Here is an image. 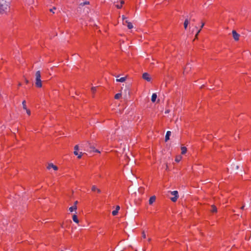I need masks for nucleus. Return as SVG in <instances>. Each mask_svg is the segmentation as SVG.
<instances>
[{
    "label": "nucleus",
    "mask_w": 251,
    "mask_h": 251,
    "mask_svg": "<svg viewBox=\"0 0 251 251\" xmlns=\"http://www.w3.org/2000/svg\"><path fill=\"white\" fill-rule=\"evenodd\" d=\"M11 2L9 0H0V13H6L10 8Z\"/></svg>",
    "instance_id": "f257e3e1"
},
{
    "label": "nucleus",
    "mask_w": 251,
    "mask_h": 251,
    "mask_svg": "<svg viewBox=\"0 0 251 251\" xmlns=\"http://www.w3.org/2000/svg\"><path fill=\"white\" fill-rule=\"evenodd\" d=\"M35 86L38 88H41L42 86V83L41 79V75L40 71H38L35 73Z\"/></svg>",
    "instance_id": "f03ea898"
},
{
    "label": "nucleus",
    "mask_w": 251,
    "mask_h": 251,
    "mask_svg": "<svg viewBox=\"0 0 251 251\" xmlns=\"http://www.w3.org/2000/svg\"><path fill=\"white\" fill-rule=\"evenodd\" d=\"M171 194L173 196V197L170 198L171 201L173 202H176L178 198V194L177 191H174L171 192Z\"/></svg>",
    "instance_id": "7ed1b4c3"
},
{
    "label": "nucleus",
    "mask_w": 251,
    "mask_h": 251,
    "mask_svg": "<svg viewBox=\"0 0 251 251\" xmlns=\"http://www.w3.org/2000/svg\"><path fill=\"white\" fill-rule=\"evenodd\" d=\"M126 18L124 16H123V24L125 25H126L129 29H131L133 27V26L131 23L128 22L127 20H126Z\"/></svg>",
    "instance_id": "20e7f679"
},
{
    "label": "nucleus",
    "mask_w": 251,
    "mask_h": 251,
    "mask_svg": "<svg viewBox=\"0 0 251 251\" xmlns=\"http://www.w3.org/2000/svg\"><path fill=\"white\" fill-rule=\"evenodd\" d=\"M74 149H75L74 154L75 155H77V157L78 158H80L81 157L82 152H80V153H78V152L77 151V150H78V145L75 146Z\"/></svg>",
    "instance_id": "39448f33"
},
{
    "label": "nucleus",
    "mask_w": 251,
    "mask_h": 251,
    "mask_svg": "<svg viewBox=\"0 0 251 251\" xmlns=\"http://www.w3.org/2000/svg\"><path fill=\"white\" fill-rule=\"evenodd\" d=\"M232 33L234 39L235 41H238L239 39L240 35L237 33L235 30H233L232 31Z\"/></svg>",
    "instance_id": "423d86ee"
},
{
    "label": "nucleus",
    "mask_w": 251,
    "mask_h": 251,
    "mask_svg": "<svg viewBox=\"0 0 251 251\" xmlns=\"http://www.w3.org/2000/svg\"><path fill=\"white\" fill-rule=\"evenodd\" d=\"M143 78L147 80V81H150L151 80V78L150 77V75L149 74L147 73H145L143 74Z\"/></svg>",
    "instance_id": "0eeeda50"
},
{
    "label": "nucleus",
    "mask_w": 251,
    "mask_h": 251,
    "mask_svg": "<svg viewBox=\"0 0 251 251\" xmlns=\"http://www.w3.org/2000/svg\"><path fill=\"white\" fill-rule=\"evenodd\" d=\"M47 168L49 170H50V169H53L55 171H56L58 169V167L52 163L49 164L47 167Z\"/></svg>",
    "instance_id": "6e6552de"
},
{
    "label": "nucleus",
    "mask_w": 251,
    "mask_h": 251,
    "mask_svg": "<svg viewBox=\"0 0 251 251\" xmlns=\"http://www.w3.org/2000/svg\"><path fill=\"white\" fill-rule=\"evenodd\" d=\"M124 3V1L123 0H121L120 3L118 2L117 4H115V5L117 8L120 9V8H122Z\"/></svg>",
    "instance_id": "1a4fd4ad"
},
{
    "label": "nucleus",
    "mask_w": 251,
    "mask_h": 251,
    "mask_svg": "<svg viewBox=\"0 0 251 251\" xmlns=\"http://www.w3.org/2000/svg\"><path fill=\"white\" fill-rule=\"evenodd\" d=\"M155 200H156V197L155 196H151L150 198L149 201V204L151 205L155 201Z\"/></svg>",
    "instance_id": "9d476101"
},
{
    "label": "nucleus",
    "mask_w": 251,
    "mask_h": 251,
    "mask_svg": "<svg viewBox=\"0 0 251 251\" xmlns=\"http://www.w3.org/2000/svg\"><path fill=\"white\" fill-rule=\"evenodd\" d=\"M119 209H120V206L118 205L117 206L116 209L112 211V215L113 216H116L117 214Z\"/></svg>",
    "instance_id": "9b49d317"
},
{
    "label": "nucleus",
    "mask_w": 251,
    "mask_h": 251,
    "mask_svg": "<svg viewBox=\"0 0 251 251\" xmlns=\"http://www.w3.org/2000/svg\"><path fill=\"white\" fill-rule=\"evenodd\" d=\"M92 191L94 192H97L98 193H100V189H98L95 185H93L92 187Z\"/></svg>",
    "instance_id": "f8f14e48"
},
{
    "label": "nucleus",
    "mask_w": 251,
    "mask_h": 251,
    "mask_svg": "<svg viewBox=\"0 0 251 251\" xmlns=\"http://www.w3.org/2000/svg\"><path fill=\"white\" fill-rule=\"evenodd\" d=\"M171 135V132L168 131L165 136V141H167L169 139L170 136Z\"/></svg>",
    "instance_id": "ddd939ff"
},
{
    "label": "nucleus",
    "mask_w": 251,
    "mask_h": 251,
    "mask_svg": "<svg viewBox=\"0 0 251 251\" xmlns=\"http://www.w3.org/2000/svg\"><path fill=\"white\" fill-rule=\"evenodd\" d=\"M156 98H157V95H156V93H153L152 95V96H151V101H152V102H154L156 101Z\"/></svg>",
    "instance_id": "4468645a"
},
{
    "label": "nucleus",
    "mask_w": 251,
    "mask_h": 251,
    "mask_svg": "<svg viewBox=\"0 0 251 251\" xmlns=\"http://www.w3.org/2000/svg\"><path fill=\"white\" fill-rule=\"evenodd\" d=\"M76 209H77L76 205H74L73 206H72L69 208V210L70 212H72L73 211H75L76 210Z\"/></svg>",
    "instance_id": "2eb2a0df"
},
{
    "label": "nucleus",
    "mask_w": 251,
    "mask_h": 251,
    "mask_svg": "<svg viewBox=\"0 0 251 251\" xmlns=\"http://www.w3.org/2000/svg\"><path fill=\"white\" fill-rule=\"evenodd\" d=\"M73 220L74 221V222H75V223H77L78 224L79 223V220L77 218V217L76 215H74L73 216Z\"/></svg>",
    "instance_id": "dca6fc26"
},
{
    "label": "nucleus",
    "mask_w": 251,
    "mask_h": 251,
    "mask_svg": "<svg viewBox=\"0 0 251 251\" xmlns=\"http://www.w3.org/2000/svg\"><path fill=\"white\" fill-rule=\"evenodd\" d=\"M126 80V77H121L120 78L116 79V81L117 82H123L125 81Z\"/></svg>",
    "instance_id": "f3484780"
},
{
    "label": "nucleus",
    "mask_w": 251,
    "mask_h": 251,
    "mask_svg": "<svg viewBox=\"0 0 251 251\" xmlns=\"http://www.w3.org/2000/svg\"><path fill=\"white\" fill-rule=\"evenodd\" d=\"M210 211L211 212H213V213L216 212L217 211L216 207L215 205H212L211 206V208Z\"/></svg>",
    "instance_id": "a211bd4d"
},
{
    "label": "nucleus",
    "mask_w": 251,
    "mask_h": 251,
    "mask_svg": "<svg viewBox=\"0 0 251 251\" xmlns=\"http://www.w3.org/2000/svg\"><path fill=\"white\" fill-rule=\"evenodd\" d=\"M204 25V23H202L201 25V28L198 30V31L197 32V33L196 34V35H195L196 38H197V36H198L199 33L200 32L201 29L203 27Z\"/></svg>",
    "instance_id": "6ab92c4d"
},
{
    "label": "nucleus",
    "mask_w": 251,
    "mask_h": 251,
    "mask_svg": "<svg viewBox=\"0 0 251 251\" xmlns=\"http://www.w3.org/2000/svg\"><path fill=\"white\" fill-rule=\"evenodd\" d=\"M181 154H184L187 151V148L185 147H182L181 148Z\"/></svg>",
    "instance_id": "aec40b11"
},
{
    "label": "nucleus",
    "mask_w": 251,
    "mask_h": 251,
    "mask_svg": "<svg viewBox=\"0 0 251 251\" xmlns=\"http://www.w3.org/2000/svg\"><path fill=\"white\" fill-rule=\"evenodd\" d=\"M182 159V157L181 155H177L176 157L175 161L176 162H179Z\"/></svg>",
    "instance_id": "412c9836"
},
{
    "label": "nucleus",
    "mask_w": 251,
    "mask_h": 251,
    "mask_svg": "<svg viewBox=\"0 0 251 251\" xmlns=\"http://www.w3.org/2000/svg\"><path fill=\"white\" fill-rule=\"evenodd\" d=\"M189 24V22L187 19L185 20L184 23V27L185 29H186L188 26V25Z\"/></svg>",
    "instance_id": "4be33fe9"
},
{
    "label": "nucleus",
    "mask_w": 251,
    "mask_h": 251,
    "mask_svg": "<svg viewBox=\"0 0 251 251\" xmlns=\"http://www.w3.org/2000/svg\"><path fill=\"white\" fill-rule=\"evenodd\" d=\"M89 4V1H85L84 2H82V3H80L79 6H84L85 5H87V4Z\"/></svg>",
    "instance_id": "5701e85b"
},
{
    "label": "nucleus",
    "mask_w": 251,
    "mask_h": 251,
    "mask_svg": "<svg viewBox=\"0 0 251 251\" xmlns=\"http://www.w3.org/2000/svg\"><path fill=\"white\" fill-rule=\"evenodd\" d=\"M122 96V94L121 93H118V94H116L115 95V99H119Z\"/></svg>",
    "instance_id": "b1692460"
},
{
    "label": "nucleus",
    "mask_w": 251,
    "mask_h": 251,
    "mask_svg": "<svg viewBox=\"0 0 251 251\" xmlns=\"http://www.w3.org/2000/svg\"><path fill=\"white\" fill-rule=\"evenodd\" d=\"M22 104H23V108L25 110L27 108H26V102L25 100H24L23 102H22Z\"/></svg>",
    "instance_id": "393cba45"
},
{
    "label": "nucleus",
    "mask_w": 251,
    "mask_h": 251,
    "mask_svg": "<svg viewBox=\"0 0 251 251\" xmlns=\"http://www.w3.org/2000/svg\"><path fill=\"white\" fill-rule=\"evenodd\" d=\"M25 110L26 111V112L28 116H29L30 115V114H31L30 110H29L27 108H26V109H25Z\"/></svg>",
    "instance_id": "a878e982"
},
{
    "label": "nucleus",
    "mask_w": 251,
    "mask_h": 251,
    "mask_svg": "<svg viewBox=\"0 0 251 251\" xmlns=\"http://www.w3.org/2000/svg\"><path fill=\"white\" fill-rule=\"evenodd\" d=\"M91 91L93 93H94L96 91V88L95 87H92Z\"/></svg>",
    "instance_id": "bb28decb"
},
{
    "label": "nucleus",
    "mask_w": 251,
    "mask_h": 251,
    "mask_svg": "<svg viewBox=\"0 0 251 251\" xmlns=\"http://www.w3.org/2000/svg\"><path fill=\"white\" fill-rule=\"evenodd\" d=\"M142 237L143 238H146V234H145V233L144 232H142Z\"/></svg>",
    "instance_id": "cd10ccee"
},
{
    "label": "nucleus",
    "mask_w": 251,
    "mask_h": 251,
    "mask_svg": "<svg viewBox=\"0 0 251 251\" xmlns=\"http://www.w3.org/2000/svg\"><path fill=\"white\" fill-rule=\"evenodd\" d=\"M56 9V8H55V7H54V8H53V9H50V12H53V13H54V12L53 11V9Z\"/></svg>",
    "instance_id": "c85d7f7f"
},
{
    "label": "nucleus",
    "mask_w": 251,
    "mask_h": 251,
    "mask_svg": "<svg viewBox=\"0 0 251 251\" xmlns=\"http://www.w3.org/2000/svg\"><path fill=\"white\" fill-rule=\"evenodd\" d=\"M77 201H75V202L74 205H76V204H77Z\"/></svg>",
    "instance_id": "c756f323"
},
{
    "label": "nucleus",
    "mask_w": 251,
    "mask_h": 251,
    "mask_svg": "<svg viewBox=\"0 0 251 251\" xmlns=\"http://www.w3.org/2000/svg\"><path fill=\"white\" fill-rule=\"evenodd\" d=\"M195 28L197 29V26H195Z\"/></svg>",
    "instance_id": "7c9ffc66"
}]
</instances>
